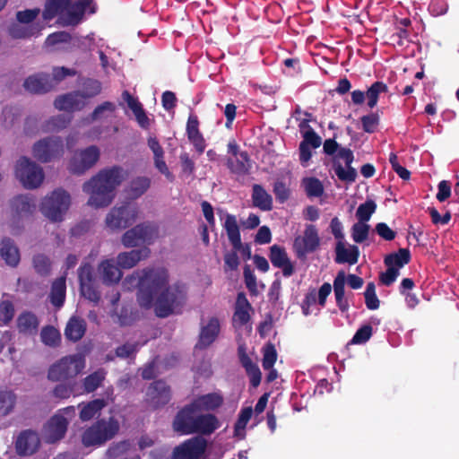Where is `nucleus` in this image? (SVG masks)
Wrapping results in <instances>:
<instances>
[{"instance_id":"nucleus-16","label":"nucleus","mask_w":459,"mask_h":459,"mask_svg":"<svg viewBox=\"0 0 459 459\" xmlns=\"http://www.w3.org/2000/svg\"><path fill=\"white\" fill-rule=\"evenodd\" d=\"M35 208V197L32 195L21 194L10 200L11 215L14 220L30 215Z\"/></svg>"},{"instance_id":"nucleus-62","label":"nucleus","mask_w":459,"mask_h":459,"mask_svg":"<svg viewBox=\"0 0 459 459\" xmlns=\"http://www.w3.org/2000/svg\"><path fill=\"white\" fill-rule=\"evenodd\" d=\"M372 334V327L370 325H364L359 328L354 334L351 343L361 344L366 342Z\"/></svg>"},{"instance_id":"nucleus-11","label":"nucleus","mask_w":459,"mask_h":459,"mask_svg":"<svg viewBox=\"0 0 459 459\" xmlns=\"http://www.w3.org/2000/svg\"><path fill=\"white\" fill-rule=\"evenodd\" d=\"M139 209L134 204L113 207L106 216L105 223L111 230H119L132 225L137 220Z\"/></svg>"},{"instance_id":"nucleus-42","label":"nucleus","mask_w":459,"mask_h":459,"mask_svg":"<svg viewBox=\"0 0 459 459\" xmlns=\"http://www.w3.org/2000/svg\"><path fill=\"white\" fill-rule=\"evenodd\" d=\"M71 119V117L66 115L52 117L42 125V130L45 133L60 131L70 124Z\"/></svg>"},{"instance_id":"nucleus-23","label":"nucleus","mask_w":459,"mask_h":459,"mask_svg":"<svg viewBox=\"0 0 459 459\" xmlns=\"http://www.w3.org/2000/svg\"><path fill=\"white\" fill-rule=\"evenodd\" d=\"M98 273L103 283L107 285L116 284L122 278L120 268L111 259L104 260L99 264Z\"/></svg>"},{"instance_id":"nucleus-43","label":"nucleus","mask_w":459,"mask_h":459,"mask_svg":"<svg viewBox=\"0 0 459 459\" xmlns=\"http://www.w3.org/2000/svg\"><path fill=\"white\" fill-rule=\"evenodd\" d=\"M151 186V179L147 177H138L131 181L127 193L132 198H138L143 195Z\"/></svg>"},{"instance_id":"nucleus-2","label":"nucleus","mask_w":459,"mask_h":459,"mask_svg":"<svg viewBox=\"0 0 459 459\" xmlns=\"http://www.w3.org/2000/svg\"><path fill=\"white\" fill-rule=\"evenodd\" d=\"M126 178V170L117 166L100 170L82 185L83 192L89 195L88 205L94 208L109 205L115 198L116 189Z\"/></svg>"},{"instance_id":"nucleus-37","label":"nucleus","mask_w":459,"mask_h":459,"mask_svg":"<svg viewBox=\"0 0 459 459\" xmlns=\"http://www.w3.org/2000/svg\"><path fill=\"white\" fill-rule=\"evenodd\" d=\"M186 132L189 141L194 144L199 153L205 149L204 140L198 130V121L195 117H190L186 125Z\"/></svg>"},{"instance_id":"nucleus-14","label":"nucleus","mask_w":459,"mask_h":459,"mask_svg":"<svg viewBox=\"0 0 459 459\" xmlns=\"http://www.w3.org/2000/svg\"><path fill=\"white\" fill-rule=\"evenodd\" d=\"M197 411L192 403L184 407L175 417L173 429L183 435L194 434L195 424H196Z\"/></svg>"},{"instance_id":"nucleus-38","label":"nucleus","mask_w":459,"mask_h":459,"mask_svg":"<svg viewBox=\"0 0 459 459\" xmlns=\"http://www.w3.org/2000/svg\"><path fill=\"white\" fill-rule=\"evenodd\" d=\"M252 200L254 205L263 211H270L273 208L272 196L260 185L253 186Z\"/></svg>"},{"instance_id":"nucleus-50","label":"nucleus","mask_w":459,"mask_h":459,"mask_svg":"<svg viewBox=\"0 0 459 459\" xmlns=\"http://www.w3.org/2000/svg\"><path fill=\"white\" fill-rule=\"evenodd\" d=\"M410 261V252L405 248H402L398 253L391 254L385 257V263L387 266H394L401 268Z\"/></svg>"},{"instance_id":"nucleus-7","label":"nucleus","mask_w":459,"mask_h":459,"mask_svg":"<svg viewBox=\"0 0 459 459\" xmlns=\"http://www.w3.org/2000/svg\"><path fill=\"white\" fill-rule=\"evenodd\" d=\"M15 178L26 189L39 188L45 178L42 167L26 156L19 158L14 167Z\"/></svg>"},{"instance_id":"nucleus-32","label":"nucleus","mask_w":459,"mask_h":459,"mask_svg":"<svg viewBox=\"0 0 459 459\" xmlns=\"http://www.w3.org/2000/svg\"><path fill=\"white\" fill-rule=\"evenodd\" d=\"M200 412L217 409L222 404V397L218 394H208L195 399L192 403Z\"/></svg>"},{"instance_id":"nucleus-3","label":"nucleus","mask_w":459,"mask_h":459,"mask_svg":"<svg viewBox=\"0 0 459 459\" xmlns=\"http://www.w3.org/2000/svg\"><path fill=\"white\" fill-rule=\"evenodd\" d=\"M92 0H48L43 18L46 21L58 15L64 25L78 24Z\"/></svg>"},{"instance_id":"nucleus-19","label":"nucleus","mask_w":459,"mask_h":459,"mask_svg":"<svg viewBox=\"0 0 459 459\" xmlns=\"http://www.w3.org/2000/svg\"><path fill=\"white\" fill-rule=\"evenodd\" d=\"M148 147L151 149V151L153 153V162L155 168L166 177L167 179L169 181L174 180V176L169 169L166 161L164 160V150L158 142V140L153 137L150 136L147 140Z\"/></svg>"},{"instance_id":"nucleus-31","label":"nucleus","mask_w":459,"mask_h":459,"mask_svg":"<svg viewBox=\"0 0 459 459\" xmlns=\"http://www.w3.org/2000/svg\"><path fill=\"white\" fill-rule=\"evenodd\" d=\"M116 109L114 103L107 101L99 105L93 112L78 123V126H84L93 121L104 120L112 116Z\"/></svg>"},{"instance_id":"nucleus-36","label":"nucleus","mask_w":459,"mask_h":459,"mask_svg":"<svg viewBox=\"0 0 459 459\" xmlns=\"http://www.w3.org/2000/svg\"><path fill=\"white\" fill-rule=\"evenodd\" d=\"M223 227L227 232L230 242L234 249L238 250L241 247V238L237 219L234 215L226 214Z\"/></svg>"},{"instance_id":"nucleus-25","label":"nucleus","mask_w":459,"mask_h":459,"mask_svg":"<svg viewBox=\"0 0 459 459\" xmlns=\"http://www.w3.org/2000/svg\"><path fill=\"white\" fill-rule=\"evenodd\" d=\"M23 86L31 93H45L49 91L54 84L48 74H37L29 76L24 81Z\"/></svg>"},{"instance_id":"nucleus-12","label":"nucleus","mask_w":459,"mask_h":459,"mask_svg":"<svg viewBox=\"0 0 459 459\" xmlns=\"http://www.w3.org/2000/svg\"><path fill=\"white\" fill-rule=\"evenodd\" d=\"M320 245V238L316 228L308 224L306 225L302 236L295 238L293 248L299 257L305 256L308 253L314 252Z\"/></svg>"},{"instance_id":"nucleus-48","label":"nucleus","mask_w":459,"mask_h":459,"mask_svg":"<svg viewBox=\"0 0 459 459\" xmlns=\"http://www.w3.org/2000/svg\"><path fill=\"white\" fill-rule=\"evenodd\" d=\"M253 410L251 407L243 408L238 415V419L235 424L234 436L239 439H243L246 436L245 429L251 419Z\"/></svg>"},{"instance_id":"nucleus-10","label":"nucleus","mask_w":459,"mask_h":459,"mask_svg":"<svg viewBox=\"0 0 459 459\" xmlns=\"http://www.w3.org/2000/svg\"><path fill=\"white\" fill-rule=\"evenodd\" d=\"M159 237L158 227L155 224L145 222L126 231L121 238L126 247H134L142 244L150 245Z\"/></svg>"},{"instance_id":"nucleus-39","label":"nucleus","mask_w":459,"mask_h":459,"mask_svg":"<svg viewBox=\"0 0 459 459\" xmlns=\"http://www.w3.org/2000/svg\"><path fill=\"white\" fill-rule=\"evenodd\" d=\"M250 304L243 293H239L237 298L236 308L233 316L235 324L240 325L246 324L249 320Z\"/></svg>"},{"instance_id":"nucleus-58","label":"nucleus","mask_w":459,"mask_h":459,"mask_svg":"<svg viewBox=\"0 0 459 459\" xmlns=\"http://www.w3.org/2000/svg\"><path fill=\"white\" fill-rule=\"evenodd\" d=\"M39 13L40 10L38 8L19 11L15 15L16 21L21 22L26 25H39V23H33L34 20L39 16Z\"/></svg>"},{"instance_id":"nucleus-44","label":"nucleus","mask_w":459,"mask_h":459,"mask_svg":"<svg viewBox=\"0 0 459 459\" xmlns=\"http://www.w3.org/2000/svg\"><path fill=\"white\" fill-rule=\"evenodd\" d=\"M16 404V395L10 390L0 388V415L10 414Z\"/></svg>"},{"instance_id":"nucleus-64","label":"nucleus","mask_w":459,"mask_h":459,"mask_svg":"<svg viewBox=\"0 0 459 459\" xmlns=\"http://www.w3.org/2000/svg\"><path fill=\"white\" fill-rule=\"evenodd\" d=\"M362 126L364 131L368 133H372L375 131L378 125V117L376 114H370L368 116H364L361 118Z\"/></svg>"},{"instance_id":"nucleus-18","label":"nucleus","mask_w":459,"mask_h":459,"mask_svg":"<svg viewBox=\"0 0 459 459\" xmlns=\"http://www.w3.org/2000/svg\"><path fill=\"white\" fill-rule=\"evenodd\" d=\"M40 445L38 433L32 430L22 431L17 437L15 448L20 455H30L37 452Z\"/></svg>"},{"instance_id":"nucleus-28","label":"nucleus","mask_w":459,"mask_h":459,"mask_svg":"<svg viewBox=\"0 0 459 459\" xmlns=\"http://www.w3.org/2000/svg\"><path fill=\"white\" fill-rule=\"evenodd\" d=\"M218 418L210 413L197 414L196 424H195L194 433H201L203 435H210L220 428Z\"/></svg>"},{"instance_id":"nucleus-60","label":"nucleus","mask_w":459,"mask_h":459,"mask_svg":"<svg viewBox=\"0 0 459 459\" xmlns=\"http://www.w3.org/2000/svg\"><path fill=\"white\" fill-rule=\"evenodd\" d=\"M365 301L368 309H377L379 307V300L376 294V288L373 282L368 283L365 290Z\"/></svg>"},{"instance_id":"nucleus-49","label":"nucleus","mask_w":459,"mask_h":459,"mask_svg":"<svg viewBox=\"0 0 459 459\" xmlns=\"http://www.w3.org/2000/svg\"><path fill=\"white\" fill-rule=\"evenodd\" d=\"M229 169L235 173H245L248 169V158L246 152H239L227 161Z\"/></svg>"},{"instance_id":"nucleus-33","label":"nucleus","mask_w":459,"mask_h":459,"mask_svg":"<svg viewBox=\"0 0 459 459\" xmlns=\"http://www.w3.org/2000/svg\"><path fill=\"white\" fill-rule=\"evenodd\" d=\"M263 368L268 370L269 373L266 377L268 382L275 380L278 377L277 371L273 369V365L277 359V352L273 345L267 344L263 349Z\"/></svg>"},{"instance_id":"nucleus-57","label":"nucleus","mask_w":459,"mask_h":459,"mask_svg":"<svg viewBox=\"0 0 459 459\" xmlns=\"http://www.w3.org/2000/svg\"><path fill=\"white\" fill-rule=\"evenodd\" d=\"M139 349L136 342H127L116 349V356L120 359H128L135 355Z\"/></svg>"},{"instance_id":"nucleus-45","label":"nucleus","mask_w":459,"mask_h":459,"mask_svg":"<svg viewBox=\"0 0 459 459\" xmlns=\"http://www.w3.org/2000/svg\"><path fill=\"white\" fill-rule=\"evenodd\" d=\"M65 298V278L60 277L52 285L50 299L54 306L60 307Z\"/></svg>"},{"instance_id":"nucleus-40","label":"nucleus","mask_w":459,"mask_h":459,"mask_svg":"<svg viewBox=\"0 0 459 459\" xmlns=\"http://www.w3.org/2000/svg\"><path fill=\"white\" fill-rule=\"evenodd\" d=\"M106 405L107 403L103 399H96L86 404H80V419L83 421L90 420L98 415Z\"/></svg>"},{"instance_id":"nucleus-5","label":"nucleus","mask_w":459,"mask_h":459,"mask_svg":"<svg viewBox=\"0 0 459 459\" xmlns=\"http://www.w3.org/2000/svg\"><path fill=\"white\" fill-rule=\"evenodd\" d=\"M75 416V409L69 406L57 411L44 425L42 437L47 443H56L61 440L67 430V427Z\"/></svg>"},{"instance_id":"nucleus-30","label":"nucleus","mask_w":459,"mask_h":459,"mask_svg":"<svg viewBox=\"0 0 459 459\" xmlns=\"http://www.w3.org/2000/svg\"><path fill=\"white\" fill-rule=\"evenodd\" d=\"M100 430V434L104 438V443L112 439L119 431L120 420L116 416H110L108 419H101L95 422Z\"/></svg>"},{"instance_id":"nucleus-4","label":"nucleus","mask_w":459,"mask_h":459,"mask_svg":"<svg viewBox=\"0 0 459 459\" xmlns=\"http://www.w3.org/2000/svg\"><path fill=\"white\" fill-rule=\"evenodd\" d=\"M70 205V194L62 188H57L41 199L39 211L50 221L59 222L65 219Z\"/></svg>"},{"instance_id":"nucleus-63","label":"nucleus","mask_w":459,"mask_h":459,"mask_svg":"<svg viewBox=\"0 0 459 459\" xmlns=\"http://www.w3.org/2000/svg\"><path fill=\"white\" fill-rule=\"evenodd\" d=\"M18 114L11 108H5L3 110V126L5 128H11L17 120Z\"/></svg>"},{"instance_id":"nucleus-34","label":"nucleus","mask_w":459,"mask_h":459,"mask_svg":"<svg viewBox=\"0 0 459 459\" xmlns=\"http://www.w3.org/2000/svg\"><path fill=\"white\" fill-rule=\"evenodd\" d=\"M72 41V37L65 32H56L49 35L45 41V47L49 51L67 50Z\"/></svg>"},{"instance_id":"nucleus-17","label":"nucleus","mask_w":459,"mask_h":459,"mask_svg":"<svg viewBox=\"0 0 459 459\" xmlns=\"http://www.w3.org/2000/svg\"><path fill=\"white\" fill-rule=\"evenodd\" d=\"M86 104L85 96L79 91L58 96L54 101L56 109L69 112L80 111Z\"/></svg>"},{"instance_id":"nucleus-51","label":"nucleus","mask_w":459,"mask_h":459,"mask_svg":"<svg viewBox=\"0 0 459 459\" xmlns=\"http://www.w3.org/2000/svg\"><path fill=\"white\" fill-rule=\"evenodd\" d=\"M386 91L387 86L385 83L381 82L373 83L366 92L368 107L373 108L377 103L379 94Z\"/></svg>"},{"instance_id":"nucleus-15","label":"nucleus","mask_w":459,"mask_h":459,"mask_svg":"<svg viewBox=\"0 0 459 459\" xmlns=\"http://www.w3.org/2000/svg\"><path fill=\"white\" fill-rule=\"evenodd\" d=\"M78 277L81 294L91 302H99L100 295L93 284L91 267L89 264L81 265L78 269Z\"/></svg>"},{"instance_id":"nucleus-24","label":"nucleus","mask_w":459,"mask_h":459,"mask_svg":"<svg viewBox=\"0 0 459 459\" xmlns=\"http://www.w3.org/2000/svg\"><path fill=\"white\" fill-rule=\"evenodd\" d=\"M270 260L275 267L281 269L284 276L289 277L293 274V264L283 248L277 245L271 247Z\"/></svg>"},{"instance_id":"nucleus-27","label":"nucleus","mask_w":459,"mask_h":459,"mask_svg":"<svg viewBox=\"0 0 459 459\" xmlns=\"http://www.w3.org/2000/svg\"><path fill=\"white\" fill-rule=\"evenodd\" d=\"M335 252V261L338 264L349 263L354 264L358 262L359 252L356 246L346 245L344 241H338Z\"/></svg>"},{"instance_id":"nucleus-56","label":"nucleus","mask_w":459,"mask_h":459,"mask_svg":"<svg viewBox=\"0 0 459 459\" xmlns=\"http://www.w3.org/2000/svg\"><path fill=\"white\" fill-rule=\"evenodd\" d=\"M40 337L41 341L48 346H56L60 341L59 332L52 326L43 328L40 333Z\"/></svg>"},{"instance_id":"nucleus-52","label":"nucleus","mask_w":459,"mask_h":459,"mask_svg":"<svg viewBox=\"0 0 459 459\" xmlns=\"http://www.w3.org/2000/svg\"><path fill=\"white\" fill-rule=\"evenodd\" d=\"M333 170L338 178L342 181L351 183L355 181L357 172L351 165L342 167L340 163L333 164Z\"/></svg>"},{"instance_id":"nucleus-22","label":"nucleus","mask_w":459,"mask_h":459,"mask_svg":"<svg viewBox=\"0 0 459 459\" xmlns=\"http://www.w3.org/2000/svg\"><path fill=\"white\" fill-rule=\"evenodd\" d=\"M149 255L150 249L143 247L120 253L117 257V262L120 268L130 269L134 267L140 261L148 258Z\"/></svg>"},{"instance_id":"nucleus-29","label":"nucleus","mask_w":459,"mask_h":459,"mask_svg":"<svg viewBox=\"0 0 459 459\" xmlns=\"http://www.w3.org/2000/svg\"><path fill=\"white\" fill-rule=\"evenodd\" d=\"M42 29L41 25H26L16 21L9 25L7 32L13 39H27L38 35Z\"/></svg>"},{"instance_id":"nucleus-55","label":"nucleus","mask_w":459,"mask_h":459,"mask_svg":"<svg viewBox=\"0 0 459 459\" xmlns=\"http://www.w3.org/2000/svg\"><path fill=\"white\" fill-rule=\"evenodd\" d=\"M303 186L309 196H320L324 192L321 181L315 178H307L303 180Z\"/></svg>"},{"instance_id":"nucleus-41","label":"nucleus","mask_w":459,"mask_h":459,"mask_svg":"<svg viewBox=\"0 0 459 459\" xmlns=\"http://www.w3.org/2000/svg\"><path fill=\"white\" fill-rule=\"evenodd\" d=\"M346 282V275L344 272H339L334 281H333V290L335 294V299L338 307L345 311L348 308V302L344 299V286Z\"/></svg>"},{"instance_id":"nucleus-61","label":"nucleus","mask_w":459,"mask_h":459,"mask_svg":"<svg viewBox=\"0 0 459 459\" xmlns=\"http://www.w3.org/2000/svg\"><path fill=\"white\" fill-rule=\"evenodd\" d=\"M14 316V307L13 303L8 299L0 302V320L4 324H8Z\"/></svg>"},{"instance_id":"nucleus-21","label":"nucleus","mask_w":459,"mask_h":459,"mask_svg":"<svg viewBox=\"0 0 459 459\" xmlns=\"http://www.w3.org/2000/svg\"><path fill=\"white\" fill-rule=\"evenodd\" d=\"M220 333V321L216 317H210L207 321L202 323L199 342L197 346L206 348L210 346L217 338Z\"/></svg>"},{"instance_id":"nucleus-35","label":"nucleus","mask_w":459,"mask_h":459,"mask_svg":"<svg viewBox=\"0 0 459 459\" xmlns=\"http://www.w3.org/2000/svg\"><path fill=\"white\" fill-rule=\"evenodd\" d=\"M85 331V321L77 316H72L67 322L65 329V335L68 340L77 342L83 336Z\"/></svg>"},{"instance_id":"nucleus-54","label":"nucleus","mask_w":459,"mask_h":459,"mask_svg":"<svg viewBox=\"0 0 459 459\" xmlns=\"http://www.w3.org/2000/svg\"><path fill=\"white\" fill-rule=\"evenodd\" d=\"M369 233V225L364 221H358L351 228V237L356 243L365 241Z\"/></svg>"},{"instance_id":"nucleus-6","label":"nucleus","mask_w":459,"mask_h":459,"mask_svg":"<svg viewBox=\"0 0 459 459\" xmlns=\"http://www.w3.org/2000/svg\"><path fill=\"white\" fill-rule=\"evenodd\" d=\"M85 368V358L82 354L67 355L54 364L48 372V378L51 381H61L75 377Z\"/></svg>"},{"instance_id":"nucleus-53","label":"nucleus","mask_w":459,"mask_h":459,"mask_svg":"<svg viewBox=\"0 0 459 459\" xmlns=\"http://www.w3.org/2000/svg\"><path fill=\"white\" fill-rule=\"evenodd\" d=\"M106 377V371L104 369H99L92 374L89 375L84 379V387L87 392H92L96 390L102 383Z\"/></svg>"},{"instance_id":"nucleus-59","label":"nucleus","mask_w":459,"mask_h":459,"mask_svg":"<svg viewBox=\"0 0 459 459\" xmlns=\"http://www.w3.org/2000/svg\"><path fill=\"white\" fill-rule=\"evenodd\" d=\"M376 208L377 205L373 201H368L360 204L356 212L359 221H364L367 223L371 215L375 212Z\"/></svg>"},{"instance_id":"nucleus-13","label":"nucleus","mask_w":459,"mask_h":459,"mask_svg":"<svg viewBox=\"0 0 459 459\" xmlns=\"http://www.w3.org/2000/svg\"><path fill=\"white\" fill-rule=\"evenodd\" d=\"M205 448V439L200 437H192L175 448L173 459H199Z\"/></svg>"},{"instance_id":"nucleus-8","label":"nucleus","mask_w":459,"mask_h":459,"mask_svg":"<svg viewBox=\"0 0 459 459\" xmlns=\"http://www.w3.org/2000/svg\"><path fill=\"white\" fill-rule=\"evenodd\" d=\"M64 153V142L60 136L44 137L35 142L31 146V155L42 163H48L58 160Z\"/></svg>"},{"instance_id":"nucleus-20","label":"nucleus","mask_w":459,"mask_h":459,"mask_svg":"<svg viewBox=\"0 0 459 459\" xmlns=\"http://www.w3.org/2000/svg\"><path fill=\"white\" fill-rule=\"evenodd\" d=\"M148 402L153 407L162 406L169 403L170 392L168 385L162 381L152 383L146 393Z\"/></svg>"},{"instance_id":"nucleus-47","label":"nucleus","mask_w":459,"mask_h":459,"mask_svg":"<svg viewBox=\"0 0 459 459\" xmlns=\"http://www.w3.org/2000/svg\"><path fill=\"white\" fill-rule=\"evenodd\" d=\"M82 442L85 446H101L104 444V438L100 436L98 426L95 423L84 430L82 436Z\"/></svg>"},{"instance_id":"nucleus-1","label":"nucleus","mask_w":459,"mask_h":459,"mask_svg":"<svg viewBox=\"0 0 459 459\" xmlns=\"http://www.w3.org/2000/svg\"><path fill=\"white\" fill-rule=\"evenodd\" d=\"M138 280L137 300L144 308H153L159 317H167L178 313L186 299V287L176 281L169 283L167 269L147 268L133 273Z\"/></svg>"},{"instance_id":"nucleus-26","label":"nucleus","mask_w":459,"mask_h":459,"mask_svg":"<svg viewBox=\"0 0 459 459\" xmlns=\"http://www.w3.org/2000/svg\"><path fill=\"white\" fill-rule=\"evenodd\" d=\"M0 256L10 267H16L21 259L18 247L10 238H4L0 242Z\"/></svg>"},{"instance_id":"nucleus-9","label":"nucleus","mask_w":459,"mask_h":459,"mask_svg":"<svg viewBox=\"0 0 459 459\" xmlns=\"http://www.w3.org/2000/svg\"><path fill=\"white\" fill-rule=\"evenodd\" d=\"M100 150L96 145L76 150L67 163V169L75 175H82L99 161Z\"/></svg>"},{"instance_id":"nucleus-46","label":"nucleus","mask_w":459,"mask_h":459,"mask_svg":"<svg viewBox=\"0 0 459 459\" xmlns=\"http://www.w3.org/2000/svg\"><path fill=\"white\" fill-rule=\"evenodd\" d=\"M17 325L20 332L33 333L37 331L39 322L33 314L23 313L18 317Z\"/></svg>"}]
</instances>
